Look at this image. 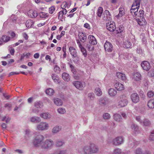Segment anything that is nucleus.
<instances>
[{
  "mask_svg": "<svg viewBox=\"0 0 154 154\" xmlns=\"http://www.w3.org/2000/svg\"><path fill=\"white\" fill-rule=\"evenodd\" d=\"M44 139V136L42 134H39L37 135L33 141L34 145L36 147H42V144L43 142Z\"/></svg>",
  "mask_w": 154,
  "mask_h": 154,
  "instance_id": "f257e3e1",
  "label": "nucleus"
},
{
  "mask_svg": "<svg viewBox=\"0 0 154 154\" xmlns=\"http://www.w3.org/2000/svg\"><path fill=\"white\" fill-rule=\"evenodd\" d=\"M54 141L51 139H47L42 142V149L48 150L51 149L54 145Z\"/></svg>",
  "mask_w": 154,
  "mask_h": 154,
  "instance_id": "f03ea898",
  "label": "nucleus"
},
{
  "mask_svg": "<svg viewBox=\"0 0 154 154\" xmlns=\"http://www.w3.org/2000/svg\"><path fill=\"white\" fill-rule=\"evenodd\" d=\"M124 141V138L121 136L117 137L113 139L112 141V144L118 146L122 144Z\"/></svg>",
  "mask_w": 154,
  "mask_h": 154,
  "instance_id": "7ed1b4c3",
  "label": "nucleus"
},
{
  "mask_svg": "<svg viewBox=\"0 0 154 154\" xmlns=\"http://www.w3.org/2000/svg\"><path fill=\"white\" fill-rule=\"evenodd\" d=\"M49 125L48 123L44 122H42L37 125V129L41 131L47 130L49 128Z\"/></svg>",
  "mask_w": 154,
  "mask_h": 154,
  "instance_id": "20e7f679",
  "label": "nucleus"
},
{
  "mask_svg": "<svg viewBox=\"0 0 154 154\" xmlns=\"http://www.w3.org/2000/svg\"><path fill=\"white\" fill-rule=\"evenodd\" d=\"M72 84L77 89L80 90H83L86 85L85 82L79 81H74L72 82Z\"/></svg>",
  "mask_w": 154,
  "mask_h": 154,
  "instance_id": "39448f33",
  "label": "nucleus"
},
{
  "mask_svg": "<svg viewBox=\"0 0 154 154\" xmlns=\"http://www.w3.org/2000/svg\"><path fill=\"white\" fill-rule=\"evenodd\" d=\"M69 51L73 59V61L76 62L74 59L75 58L78 57L77 50L73 47L70 46L69 47Z\"/></svg>",
  "mask_w": 154,
  "mask_h": 154,
  "instance_id": "423d86ee",
  "label": "nucleus"
},
{
  "mask_svg": "<svg viewBox=\"0 0 154 154\" xmlns=\"http://www.w3.org/2000/svg\"><path fill=\"white\" fill-rule=\"evenodd\" d=\"M124 97L118 103L117 107L119 108L122 107L127 105L128 101L127 97L124 96Z\"/></svg>",
  "mask_w": 154,
  "mask_h": 154,
  "instance_id": "0eeeda50",
  "label": "nucleus"
},
{
  "mask_svg": "<svg viewBox=\"0 0 154 154\" xmlns=\"http://www.w3.org/2000/svg\"><path fill=\"white\" fill-rule=\"evenodd\" d=\"M111 15L109 11L108 10L105 11L103 13L102 19L104 20H109L111 19Z\"/></svg>",
  "mask_w": 154,
  "mask_h": 154,
  "instance_id": "6e6552de",
  "label": "nucleus"
},
{
  "mask_svg": "<svg viewBox=\"0 0 154 154\" xmlns=\"http://www.w3.org/2000/svg\"><path fill=\"white\" fill-rule=\"evenodd\" d=\"M104 48L106 51L111 52L112 50L113 47L112 44L106 41L104 44Z\"/></svg>",
  "mask_w": 154,
  "mask_h": 154,
  "instance_id": "1a4fd4ad",
  "label": "nucleus"
},
{
  "mask_svg": "<svg viewBox=\"0 0 154 154\" xmlns=\"http://www.w3.org/2000/svg\"><path fill=\"white\" fill-rule=\"evenodd\" d=\"M139 142L135 140L134 139H130L128 143V147L130 148H132L134 147L137 146Z\"/></svg>",
  "mask_w": 154,
  "mask_h": 154,
  "instance_id": "9d476101",
  "label": "nucleus"
},
{
  "mask_svg": "<svg viewBox=\"0 0 154 154\" xmlns=\"http://www.w3.org/2000/svg\"><path fill=\"white\" fill-rule=\"evenodd\" d=\"M107 29L109 31L111 32L114 31L116 29L115 23L112 22H110V23H109L106 25Z\"/></svg>",
  "mask_w": 154,
  "mask_h": 154,
  "instance_id": "9b49d317",
  "label": "nucleus"
},
{
  "mask_svg": "<svg viewBox=\"0 0 154 154\" xmlns=\"http://www.w3.org/2000/svg\"><path fill=\"white\" fill-rule=\"evenodd\" d=\"M141 66L144 70L146 71H148L150 68L149 63L146 61L142 62L141 63Z\"/></svg>",
  "mask_w": 154,
  "mask_h": 154,
  "instance_id": "f8f14e48",
  "label": "nucleus"
},
{
  "mask_svg": "<svg viewBox=\"0 0 154 154\" xmlns=\"http://www.w3.org/2000/svg\"><path fill=\"white\" fill-rule=\"evenodd\" d=\"M131 98L132 101L134 103H137L139 101V97L137 93L132 94L131 96Z\"/></svg>",
  "mask_w": 154,
  "mask_h": 154,
  "instance_id": "ddd939ff",
  "label": "nucleus"
},
{
  "mask_svg": "<svg viewBox=\"0 0 154 154\" xmlns=\"http://www.w3.org/2000/svg\"><path fill=\"white\" fill-rule=\"evenodd\" d=\"M78 37L80 40L82 42H85L87 38L85 33L82 32H79Z\"/></svg>",
  "mask_w": 154,
  "mask_h": 154,
  "instance_id": "4468645a",
  "label": "nucleus"
},
{
  "mask_svg": "<svg viewBox=\"0 0 154 154\" xmlns=\"http://www.w3.org/2000/svg\"><path fill=\"white\" fill-rule=\"evenodd\" d=\"M91 154L98 152L99 151L98 148L94 143L90 144Z\"/></svg>",
  "mask_w": 154,
  "mask_h": 154,
  "instance_id": "2eb2a0df",
  "label": "nucleus"
},
{
  "mask_svg": "<svg viewBox=\"0 0 154 154\" xmlns=\"http://www.w3.org/2000/svg\"><path fill=\"white\" fill-rule=\"evenodd\" d=\"M119 13L116 17L118 19H120L125 14V9L124 8L120 7L119 9Z\"/></svg>",
  "mask_w": 154,
  "mask_h": 154,
  "instance_id": "dca6fc26",
  "label": "nucleus"
},
{
  "mask_svg": "<svg viewBox=\"0 0 154 154\" xmlns=\"http://www.w3.org/2000/svg\"><path fill=\"white\" fill-rule=\"evenodd\" d=\"M132 79L134 81H139L141 80V75L138 72H134L133 75Z\"/></svg>",
  "mask_w": 154,
  "mask_h": 154,
  "instance_id": "f3484780",
  "label": "nucleus"
},
{
  "mask_svg": "<svg viewBox=\"0 0 154 154\" xmlns=\"http://www.w3.org/2000/svg\"><path fill=\"white\" fill-rule=\"evenodd\" d=\"M133 131L135 134H138L140 132L138 126L134 123H132L131 126Z\"/></svg>",
  "mask_w": 154,
  "mask_h": 154,
  "instance_id": "a211bd4d",
  "label": "nucleus"
},
{
  "mask_svg": "<svg viewBox=\"0 0 154 154\" xmlns=\"http://www.w3.org/2000/svg\"><path fill=\"white\" fill-rule=\"evenodd\" d=\"M28 16L31 18H35L37 17L38 14L37 12L35 11L30 10L27 12Z\"/></svg>",
  "mask_w": 154,
  "mask_h": 154,
  "instance_id": "6ab92c4d",
  "label": "nucleus"
},
{
  "mask_svg": "<svg viewBox=\"0 0 154 154\" xmlns=\"http://www.w3.org/2000/svg\"><path fill=\"white\" fill-rule=\"evenodd\" d=\"M88 39L89 42L90 44L93 45H95L97 43L96 38L93 35H89L88 36Z\"/></svg>",
  "mask_w": 154,
  "mask_h": 154,
  "instance_id": "aec40b11",
  "label": "nucleus"
},
{
  "mask_svg": "<svg viewBox=\"0 0 154 154\" xmlns=\"http://www.w3.org/2000/svg\"><path fill=\"white\" fill-rule=\"evenodd\" d=\"M40 116L41 118L46 120L50 119L51 117V114L48 112H43L41 113L40 114Z\"/></svg>",
  "mask_w": 154,
  "mask_h": 154,
  "instance_id": "412c9836",
  "label": "nucleus"
},
{
  "mask_svg": "<svg viewBox=\"0 0 154 154\" xmlns=\"http://www.w3.org/2000/svg\"><path fill=\"white\" fill-rule=\"evenodd\" d=\"M140 6V3L137 2L134 0L133 4L132 5L131 8L130 10H138Z\"/></svg>",
  "mask_w": 154,
  "mask_h": 154,
  "instance_id": "4be33fe9",
  "label": "nucleus"
},
{
  "mask_svg": "<svg viewBox=\"0 0 154 154\" xmlns=\"http://www.w3.org/2000/svg\"><path fill=\"white\" fill-rule=\"evenodd\" d=\"M114 86L116 89L119 91H122L124 89L123 85L119 82L116 83Z\"/></svg>",
  "mask_w": 154,
  "mask_h": 154,
  "instance_id": "5701e85b",
  "label": "nucleus"
},
{
  "mask_svg": "<svg viewBox=\"0 0 154 154\" xmlns=\"http://www.w3.org/2000/svg\"><path fill=\"white\" fill-rule=\"evenodd\" d=\"M83 152L84 154H91L90 145L85 146L84 147Z\"/></svg>",
  "mask_w": 154,
  "mask_h": 154,
  "instance_id": "b1692460",
  "label": "nucleus"
},
{
  "mask_svg": "<svg viewBox=\"0 0 154 154\" xmlns=\"http://www.w3.org/2000/svg\"><path fill=\"white\" fill-rule=\"evenodd\" d=\"M30 122L35 123H38L41 121L40 117L36 116L31 117L30 118Z\"/></svg>",
  "mask_w": 154,
  "mask_h": 154,
  "instance_id": "393cba45",
  "label": "nucleus"
},
{
  "mask_svg": "<svg viewBox=\"0 0 154 154\" xmlns=\"http://www.w3.org/2000/svg\"><path fill=\"white\" fill-rule=\"evenodd\" d=\"M113 118L115 121L118 122H121L122 121V118L120 115L116 113L114 114Z\"/></svg>",
  "mask_w": 154,
  "mask_h": 154,
  "instance_id": "a878e982",
  "label": "nucleus"
},
{
  "mask_svg": "<svg viewBox=\"0 0 154 154\" xmlns=\"http://www.w3.org/2000/svg\"><path fill=\"white\" fill-rule=\"evenodd\" d=\"M137 20L138 24L140 26H143L146 24V20L144 17L138 18Z\"/></svg>",
  "mask_w": 154,
  "mask_h": 154,
  "instance_id": "bb28decb",
  "label": "nucleus"
},
{
  "mask_svg": "<svg viewBox=\"0 0 154 154\" xmlns=\"http://www.w3.org/2000/svg\"><path fill=\"white\" fill-rule=\"evenodd\" d=\"M116 76L120 79L125 81L126 79V77L124 74L120 72H117L116 73Z\"/></svg>",
  "mask_w": 154,
  "mask_h": 154,
  "instance_id": "cd10ccee",
  "label": "nucleus"
},
{
  "mask_svg": "<svg viewBox=\"0 0 154 154\" xmlns=\"http://www.w3.org/2000/svg\"><path fill=\"white\" fill-rule=\"evenodd\" d=\"M51 77L54 82L57 84L60 83V81L59 80L58 76L57 75L53 74L51 75Z\"/></svg>",
  "mask_w": 154,
  "mask_h": 154,
  "instance_id": "c85d7f7f",
  "label": "nucleus"
},
{
  "mask_svg": "<svg viewBox=\"0 0 154 154\" xmlns=\"http://www.w3.org/2000/svg\"><path fill=\"white\" fill-rule=\"evenodd\" d=\"M62 77L63 79L67 82H69L70 80V76L67 73L64 72L62 74Z\"/></svg>",
  "mask_w": 154,
  "mask_h": 154,
  "instance_id": "c756f323",
  "label": "nucleus"
},
{
  "mask_svg": "<svg viewBox=\"0 0 154 154\" xmlns=\"http://www.w3.org/2000/svg\"><path fill=\"white\" fill-rule=\"evenodd\" d=\"M54 102L55 104L57 106H61L63 103L62 100L58 98L54 99Z\"/></svg>",
  "mask_w": 154,
  "mask_h": 154,
  "instance_id": "7c9ffc66",
  "label": "nucleus"
},
{
  "mask_svg": "<svg viewBox=\"0 0 154 154\" xmlns=\"http://www.w3.org/2000/svg\"><path fill=\"white\" fill-rule=\"evenodd\" d=\"M124 47L126 48H128L131 47L132 43L130 40L125 41L124 42Z\"/></svg>",
  "mask_w": 154,
  "mask_h": 154,
  "instance_id": "2f4dec72",
  "label": "nucleus"
},
{
  "mask_svg": "<svg viewBox=\"0 0 154 154\" xmlns=\"http://www.w3.org/2000/svg\"><path fill=\"white\" fill-rule=\"evenodd\" d=\"M112 154H125V152L122 151V149L119 148H116L114 149Z\"/></svg>",
  "mask_w": 154,
  "mask_h": 154,
  "instance_id": "473e14b6",
  "label": "nucleus"
},
{
  "mask_svg": "<svg viewBox=\"0 0 154 154\" xmlns=\"http://www.w3.org/2000/svg\"><path fill=\"white\" fill-rule=\"evenodd\" d=\"M61 129V128L59 126L56 125L53 128L52 132L54 134H56Z\"/></svg>",
  "mask_w": 154,
  "mask_h": 154,
  "instance_id": "72a5a7b5",
  "label": "nucleus"
},
{
  "mask_svg": "<svg viewBox=\"0 0 154 154\" xmlns=\"http://www.w3.org/2000/svg\"><path fill=\"white\" fill-rule=\"evenodd\" d=\"M35 106L37 108H42L43 106L42 103L40 101H36L34 103Z\"/></svg>",
  "mask_w": 154,
  "mask_h": 154,
  "instance_id": "f704fd0d",
  "label": "nucleus"
},
{
  "mask_svg": "<svg viewBox=\"0 0 154 154\" xmlns=\"http://www.w3.org/2000/svg\"><path fill=\"white\" fill-rule=\"evenodd\" d=\"M147 106L150 108H154V99H151L149 101Z\"/></svg>",
  "mask_w": 154,
  "mask_h": 154,
  "instance_id": "c9c22d12",
  "label": "nucleus"
},
{
  "mask_svg": "<svg viewBox=\"0 0 154 154\" xmlns=\"http://www.w3.org/2000/svg\"><path fill=\"white\" fill-rule=\"evenodd\" d=\"M99 103L101 106H105L107 103V101L103 98H101L99 100Z\"/></svg>",
  "mask_w": 154,
  "mask_h": 154,
  "instance_id": "e433bc0d",
  "label": "nucleus"
},
{
  "mask_svg": "<svg viewBox=\"0 0 154 154\" xmlns=\"http://www.w3.org/2000/svg\"><path fill=\"white\" fill-rule=\"evenodd\" d=\"M65 143L64 141L60 140H56L55 144L57 146L60 147L63 146Z\"/></svg>",
  "mask_w": 154,
  "mask_h": 154,
  "instance_id": "4c0bfd02",
  "label": "nucleus"
},
{
  "mask_svg": "<svg viewBox=\"0 0 154 154\" xmlns=\"http://www.w3.org/2000/svg\"><path fill=\"white\" fill-rule=\"evenodd\" d=\"M117 91L114 88H111L109 90V93L110 96H114L116 94Z\"/></svg>",
  "mask_w": 154,
  "mask_h": 154,
  "instance_id": "58836bf2",
  "label": "nucleus"
},
{
  "mask_svg": "<svg viewBox=\"0 0 154 154\" xmlns=\"http://www.w3.org/2000/svg\"><path fill=\"white\" fill-rule=\"evenodd\" d=\"M143 124L144 126H149L151 125V122L148 119H143Z\"/></svg>",
  "mask_w": 154,
  "mask_h": 154,
  "instance_id": "ea45409f",
  "label": "nucleus"
},
{
  "mask_svg": "<svg viewBox=\"0 0 154 154\" xmlns=\"http://www.w3.org/2000/svg\"><path fill=\"white\" fill-rule=\"evenodd\" d=\"M39 15L41 18L45 19L48 17L49 15L48 13L42 12L39 13Z\"/></svg>",
  "mask_w": 154,
  "mask_h": 154,
  "instance_id": "a19ab883",
  "label": "nucleus"
},
{
  "mask_svg": "<svg viewBox=\"0 0 154 154\" xmlns=\"http://www.w3.org/2000/svg\"><path fill=\"white\" fill-rule=\"evenodd\" d=\"M103 12V8L101 7H99L98 8L97 14L98 17H100L102 15Z\"/></svg>",
  "mask_w": 154,
  "mask_h": 154,
  "instance_id": "79ce46f5",
  "label": "nucleus"
},
{
  "mask_svg": "<svg viewBox=\"0 0 154 154\" xmlns=\"http://www.w3.org/2000/svg\"><path fill=\"white\" fill-rule=\"evenodd\" d=\"M33 23L32 20H27L26 23V25L27 27L29 28L33 24Z\"/></svg>",
  "mask_w": 154,
  "mask_h": 154,
  "instance_id": "37998d69",
  "label": "nucleus"
},
{
  "mask_svg": "<svg viewBox=\"0 0 154 154\" xmlns=\"http://www.w3.org/2000/svg\"><path fill=\"white\" fill-rule=\"evenodd\" d=\"M95 93L96 95L98 96H100L102 94V92L101 89L99 88H96L95 90Z\"/></svg>",
  "mask_w": 154,
  "mask_h": 154,
  "instance_id": "c03bdc74",
  "label": "nucleus"
},
{
  "mask_svg": "<svg viewBox=\"0 0 154 154\" xmlns=\"http://www.w3.org/2000/svg\"><path fill=\"white\" fill-rule=\"evenodd\" d=\"M46 94L49 95H52L54 93V90L51 88H49L46 90Z\"/></svg>",
  "mask_w": 154,
  "mask_h": 154,
  "instance_id": "a18cd8bd",
  "label": "nucleus"
},
{
  "mask_svg": "<svg viewBox=\"0 0 154 154\" xmlns=\"http://www.w3.org/2000/svg\"><path fill=\"white\" fill-rule=\"evenodd\" d=\"M2 39L4 42H6L10 40V37L6 35H4L2 36Z\"/></svg>",
  "mask_w": 154,
  "mask_h": 154,
  "instance_id": "49530a36",
  "label": "nucleus"
},
{
  "mask_svg": "<svg viewBox=\"0 0 154 154\" xmlns=\"http://www.w3.org/2000/svg\"><path fill=\"white\" fill-rule=\"evenodd\" d=\"M124 29V28L122 25H120L118 27V29L117 30V33H122Z\"/></svg>",
  "mask_w": 154,
  "mask_h": 154,
  "instance_id": "de8ad7c7",
  "label": "nucleus"
},
{
  "mask_svg": "<svg viewBox=\"0 0 154 154\" xmlns=\"http://www.w3.org/2000/svg\"><path fill=\"white\" fill-rule=\"evenodd\" d=\"M103 117L104 119L108 120L110 119L111 116L108 113H105L103 114Z\"/></svg>",
  "mask_w": 154,
  "mask_h": 154,
  "instance_id": "09e8293b",
  "label": "nucleus"
},
{
  "mask_svg": "<svg viewBox=\"0 0 154 154\" xmlns=\"http://www.w3.org/2000/svg\"><path fill=\"white\" fill-rule=\"evenodd\" d=\"M57 110L58 112L60 114H64L66 112V110L65 109L62 108H58Z\"/></svg>",
  "mask_w": 154,
  "mask_h": 154,
  "instance_id": "8fccbe9b",
  "label": "nucleus"
},
{
  "mask_svg": "<svg viewBox=\"0 0 154 154\" xmlns=\"http://www.w3.org/2000/svg\"><path fill=\"white\" fill-rule=\"evenodd\" d=\"M138 17H144V12L143 10H140L138 13L137 15Z\"/></svg>",
  "mask_w": 154,
  "mask_h": 154,
  "instance_id": "3c124183",
  "label": "nucleus"
},
{
  "mask_svg": "<svg viewBox=\"0 0 154 154\" xmlns=\"http://www.w3.org/2000/svg\"><path fill=\"white\" fill-rule=\"evenodd\" d=\"M65 33V32L64 31L61 32L60 35H58L56 36V38L58 40H60V38L63 36Z\"/></svg>",
  "mask_w": 154,
  "mask_h": 154,
  "instance_id": "603ef678",
  "label": "nucleus"
},
{
  "mask_svg": "<svg viewBox=\"0 0 154 154\" xmlns=\"http://www.w3.org/2000/svg\"><path fill=\"white\" fill-rule=\"evenodd\" d=\"M134 154H142L141 149L140 148H137L134 151Z\"/></svg>",
  "mask_w": 154,
  "mask_h": 154,
  "instance_id": "864d4df0",
  "label": "nucleus"
},
{
  "mask_svg": "<svg viewBox=\"0 0 154 154\" xmlns=\"http://www.w3.org/2000/svg\"><path fill=\"white\" fill-rule=\"evenodd\" d=\"M149 140L151 141L154 140V130L151 132V134L149 137Z\"/></svg>",
  "mask_w": 154,
  "mask_h": 154,
  "instance_id": "5fc2aeb1",
  "label": "nucleus"
},
{
  "mask_svg": "<svg viewBox=\"0 0 154 154\" xmlns=\"http://www.w3.org/2000/svg\"><path fill=\"white\" fill-rule=\"evenodd\" d=\"M60 69L59 67L57 65H55L54 66V71L57 73H58L60 71Z\"/></svg>",
  "mask_w": 154,
  "mask_h": 154,
  "instance_id": "6e6d98bb",
  "label": "nucleus"
},
{
  "mask_svg": "<svg viewBox=\"0 0 154 154\" xmlns=\"http://www.w3.org/2000/svg\"><path fill=\"white\" fill-rule=\"evenodd\" d=\"M80 50L81 51L83 55L85 57H86L87 56V53L84 47H83L82 48H81Z\"/></svg>",
  "mask_w": 154,
  "mask_h": 154,
  "instance_id": "4d7b16f0",
  "label": "nucleus"
},
{
  "mask_svg": "<svg viewBox=\"0 0 154 154\" xmlns=\"http://www.w3.org/2000/svg\"><path fill=\"white\" fill-rule=\"evenodd\" d=\"M130 11L131 13L134 16H135L137 15L138 14V10H130Z\"/></svg>",
  "mask_w": 154,
  "mask_h": 154,
  "instance_id": "13d9d810",
  "label": "nucleus"
},
{
  "mask_svg": "<svg viewBox=\"0 0 154 154\" xmlns=\"http://www.w3.org/2000/svg\"><path fill=\"white\" fill-rule=\"evenodd\" d=\"M63 4H64L63 7L67 8H69L71 5L70 2H63Z\"/></svg>",
  "mask_w": 154,
  "mask_h": 154,
  "instance_id": "bf43d9fd",
  "label": "nucleus"
},
{
  "mask_svg": "<svg viewBox=\"0 0 154 154\" xmlns=\"http://www.w3.org/2000/svg\"><path fill=\"white\" fill-rule=\"evenodd\" d=\"M4 107L5 108H7L8 109L10 110L11 109V107H12V105L10 103H7L5 104Z\"/></svg>",
  "mask_w": 154,
  "mask_h": 154,
  "instance_id": "052dcab7",
  "label": "nucleus"
},
{
  "mask_svg": "<svg viewBox=\"0 0 154 154\" xmlns=\"http://www.w3.org/2000/svg\"><path fill=\"white\" fill-rule=\"evenodd\" d=\"M93 45L90 44L89 45L88 44L87 45V47L88 48L89 51H91L94 50V46Z\"/></svg>",
  "mask_w": 154,
  "mask_h": 154,
  "instance_id": "680f3d73",
  "label": "nucleus"
},
{
  "mask_svg": "<svg viewBox=\"0 0 154 154\" xmlns=\"http://www.w3.org/2000/svg\"><path fill=\"white\" fill-rule=\"evenodd\" d=\"M88 97L91 100H93L94 98V95L93 93H90L88 94Z\"/></svg>",
  "mask_w": 154,
  "mask_h": 154,
  "instance_id": "e2e57ef3",
  "label": "nucleus"
},
{
  "mask_svg": "<svg viewBox=\"0 0 154 154\" xmlns=\"http://www.w3.org/2000/svg\"><path fill=\"white\" fill-rule=\"evenodd\" d=\"M154 95V92L152 91H149L147 93V96L149 98L152 97Z\"/></svg>",
  "mask_w": 154,
  "mask_h": 154,
  "instance_id": "0e129e2a",
  "label": "nucleus"
},
{
  "mask_svg": "<svg viewBox=\"0 0 154 154\" xmlns=\"http://www.w3.org/2000/svg\"><path fill=\"white\" fill-rule=\"evenodd\" d=\"M55 8L54 7H51L49 9V13L51 14H52L55 11Z\"/></svg>",
  "mask_w": 154,
  "mask_h": 154,
  "instance_id": "69168bd1",
  "label": "nucleus"
},
{
  "mask_svg": "<svg viewBox=\"0 0 154 154\" xmlns=\"http://www.w3.org/2000/svg\"><path fill=\"white\" fill-rule=\"evenodd\" d=\"M63 15V12L60 11L59 13L58 18L60 19H62Z\"/></svg>",
  "mask_w": 154,
  "mask_h": 154,
  "instance_id": "338daca9",
  "label": "nucleus"
},
{
  "mask_svg": "<svg viewBox=\"0 0 154 154\" xmlns=\"http://www.w3.org/2000/svg\"><path fill=\"white\" fill-rule=\"evenodd\" d=\"M149 75L151 77L154 76V70H151L149 72Z\"/></svg>",
  "mask_w": 154,
  "mask_h": 154,
  "instance_id": "774afa93",
  "label": "nucleus"
}]
</instances>
